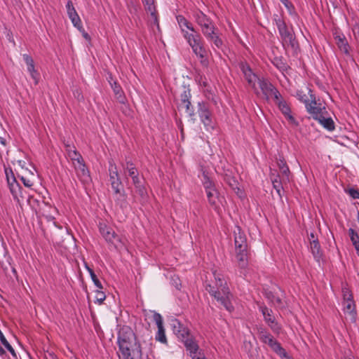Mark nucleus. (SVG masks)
<instances>
[{
  "label": "nucleus",
  "mask_w": 359,
  "mask_h": 359,
  "mask_svg": "<svg viewBox=\"0 0 359 359\" xmlns=\"http://www.w3.org/2000/svg\"><path fill=\"white\" fill-rule=\"evenodd\" d=\"M270 348L280 357L286 358L287 356L285 350L277 340L273 342V344Z\"/></svg>",
  "instance_id": "obj_39"
},
{
  "label": "nucleus",
  "mask_w": 359,
  "mask_h": 359,
  "mask_svg": "<svg viewBox=\"0 0 359 359\" xmlns=\"http://www.w3.org/2000/svg\"><path fill=\"white\" fill-rule=\"evenodd\" d=\"M239 67L249 86L256 91V85L259 79L257 76L255 74L252 72L251 68L247 63L241 62L239 64Z\"/></svg>",
  "instance_id": "obj_16"
},
{
  "label": "nucleus",
  "mask_w": 359,
  "mask_h": 359,
  "mask_svg": "<svg viewBox=\"0 0 359 359\" xmlns=\"http://www.w3.org/2000/svg\"><path fill=\"white\" fill-rule=\"evenodd\" d=\"M281 3L285 6L287 9V11L290 15H297L295 12V9L292 3H290L288 0H280Z\"/></svg>",
  "instance_id": "obj_46"
},
{
  "label": "nucleus",
  "mask_w": 359,
  "mask_h": 359,
  "mask_svg": "<svg viewBox=\"0 0 359 359\" xmlns=\"http://www.w3.org/2000/svg\"><path fill=\"white\" fill-rule=\"evenodd\" d=\"M215 283L214 285L207 284L205 285L206 291L210 296L213 297L218 302H219L228 311L231 312L234 310V307L231 303L233 294L230 292L226 281L223 278V276L213 272Z\"/></svg>",
  "instance_id": "obj_2"
},
{
  "label": "nucleus",
  "mask_w": 359,
  "mask_h": 359,
  "mask_svg": "<svg viewBox=\"0 0 359 359\" xmlns=\"http://www.w3.org/2000/svg\"><path fill=\"white\" fill-rule=\"evenodd\" d=\"M90 278L93 282V283L95 284V285L96 286V287L97 289H102V283L99 280V279L97 278V276L95 275V273L94 272H91L90 271Z\"/></svg>",
  "instance_id": "obj_47"
},
{
  "label": "nucleus",
  "mask_w": 359,
  "mask_h": 359,
  "mask_svg": "<svg viewBox=\"0 0 359 359\" xmlns=\"http://www.w3.org/2000/svg\"><path fill=\"white\" fill-rule=\"evenodd\" d=\"M119 351L124 359H138L142 357V347L133 330L128 326L122 327L117 337Z\"/></svg>",
  "instance_id": "obj_1"
},
{
  "label": "nucleus",
  "mask_w": 359,
  "mask_h": 359,
  "mask_svg": "<svg viewBox=\"0 0 359 359\" xmlns=\"http://www.w3.org/2000/svg\"><path fill=\"white\" fill-rule=\"evenodd\" d=\"M51 359H58L56 356L51 355Z\"/></svg>",
  "instance_id": "obj_62"
},
{
  "label": "nucleus",
  "mask_w": 359,
  "mask_h": 359,
  "mask_svg": "<svg viewBox=\"0 0 359 359\" xmlns=\"http://www.w3.org/2000/svg\"><path fill=\"white\" fill-rule=\"evenodd\" d=\"M273 20L278 28L283 48L285 49L289 48L296 49L298 47V43L294 32L288 29L285 22L280 16L276 15Z\"/></svg>",
  "instance_id": "obj_3"
},
{
  "label": "nucleus",
  "mask_w": 359,
  "mask_h": 359,
  "mask_svg": "<svg viewBox=\"0 0 359 359\" xmlns=\"http://www.w3.org/2000/svg\"><path fill=\"white\" fill-rule=\"evenodd\" d=\"M236 259L238 266L241 269H245L248 264L247 249L236 250Z\"/></svg>",
  "instance_id": "obj_25"
},
{
  "label": "nucleus",
  "mask_w": 359,
  "mask_h": 359,
  "mask_svg": "<svg viewBox=\"0 0 359 359\" xmlns=\"http://www.w3.org/2000/svg\"><path fill=\"white\" fill-rule=\"evenodd\" d=\"M142 4L147 11L149 12L154 19V23L158 24V19L154 6V0H142Z\"/></svg>",
  "instance_id": "obj_30"
},
{
  "label": "nucleus",
  "mask_w": 359,
  "mask_h": 359,
  "mask_svg": "<svg viewBox=\"0 0 359 359\" xmlns=\"http://www.w3.org/2000/svg\"><path fill=\"white\" fill-rule=\"evenodd\" d=\"M259 87L266 97H273V99H278L280 96L279 91L268 81L262 79L257 82Z\"/></svg>",
  "instance_id": "obj_19"
},
{
  "label": "nucleus",
  "mask_w": 359,
  "mask_h": 359,
  "mask_svg": "<svg viewBox=\"0 0 359 359\" xmlns=\"http://www.w3.org/2000/svg\"><path fill=\"white\" fill-rule=\"evenodd\" d=\"M349 194L354 199L359 198V191L354 189L349 190Z\"/></svg>",
  "instance_id": "obj_53"
},
{
  "label": "nucleus",
  "mask_w": 359,
  "mask_h": 359,
  "mask_svg": "<svg viewBox=\"0 0 359 359\" xmlns=\"http://www.w3.org/2000/svg\"><path fill=\"white\" fill-rule=\"evenodd\" d=\"M191 94L190 89H184L180 95V107L185 108V111L190 117L195 116L194 109L191 103Z\"/></svg>",
  "instance_id": "obj_20"
},
{
  "label": "nucleus",
  "mask_w": 359,
  "mask_h": 359,
  "mask_svg": "<svg viewBox=\"0 0 359 359\" xmlns=\"http://www.w3.org/2000/svg\"><path fill=\"white\" fill-rule=\"evenodd\" d=\"M81 32H83V36L86 38V39H88V34L87 33L85 32V30L83 29V31H81Z\"/></svg>",
  "instance_id": "obj_59"
},
{
  "label": "nucleus",
  "mask_w": 359,
  "mask_h": 359,
  "mask_svg": "<svg viewBox=\"0 0 359 359\" xmlns=\"http://www.w3.org/2000/svg\"><path fill=\"white\" fill-rule=\"evenodd\" d=\"M67 13L73 25L79 31H83V27L72 1H68L66 4Z\"/></svg>",
  "instance_id": "obj_18"
},
{
  "label": "nucleus",
  "mask_w": 359,
  "mask_h": 359,
  "mask_svg": "<svg viewBox=\"0 0 359 359\" xmlns=\"http://www.w3.org/2000/svg\"><path fill=\"white\" fill-rule=\"evenodd\" d=\"M271 180L273 188L276 189L278 196L281 197V191L283 189V184H287L288 181L285 180V177H283V180H281L278 175H276V177L273 178Z\"/></svg>",
  "instance_id": "obj_31"
},
{
  "label": "nucleus",
  "mask_w": 359,
  "mask_h": 359,
  "mask_svg": "<svg viewBox=\"0 0 359 359\" xmlns=\"http://www.w3.org/2000/svg\"><path fill=\"white\" fill-rule=\"evenodd\" d=\"M274 101L288 123L293 126H297L299 123L292 114L290 104L282 97L280 94L278 99H274Z\"/></svg>",
  "instance_id": "obj_14"
},
{
  "label": "nucleus",
  "mask_w": 359,
  "mask_h": 359,
  "mask_svg": "<svg viewBox=\"0 0 359 359\" xmlns=\"http://www.w3.org/2000/svg\"><path fill=\"white\" fill-rule=\"evenodd\" d=\"M311 101L310 103L306 104V109L311 117L317 120L323 115H327L326 107L320 102H317L316 97L313 94H310Z\"/></svg>",
  "instance_id": "obj_13"
},
{
  "label": "nucleus",
  "mask_w": 359,
  "mask_h": 359,
  "mask_svg": "<svg viewBox=\"0 0 359 359\" xmlns=\"http://www.w3.org/2000/svg\"><path fill=\"white\" fill-rule=\"evenodd\" d=\"M6 354L4 349L0 346V356H4Z\"/></svg>",
  "instance_id": "obj_57"
},
{
  "label": "nucleus",
  "mask_w": 359,
  "mask_h": 359,
  "mask_svg": "<svg viewBox=\"0 0 359 359\" xmlns=\"http://www.w3.org/2000/svg\"><path fill=\"white\" fill-rule=\"evenodd\" d=\"M108 81L112 88L114 95L120 103H125L126 98L121 86L116 81H114L111 75L108 77Z\"/></svg>",
  "instance_id": "obj_23"
},
{
  "label": "nucleus",
  "mask_w": 359,
  "mask_h": 359,
  "mask_svg": "<svg viewBox=\"0 0 359 359\" xmlns=\"http://www.w3.org/2000/svg\"><path fill=\"white\" fill-rule=\"evenodd\" d=\"M259 311L262 312L265 322L269 325L273 332H278L280 327L276 322L274 317L272 315V311L268 309L266 306H260Z\"/></svg>",
  "instance_id": "obj_21"
},
{
  "label": "nucleus",
  "mask_w": 359,
  "mask_h": 359,
  "mask_svg": "<svg viewBox=\"0 0 359 359\" xmlns=\"http://www.w3.org/2000/svg\"><path fill=\"white\" fill-rule=\"evenodd\" d=\"M73 165L79 180L83 184H88L91 181V177L90 175V172L86 166L84 161L82 160L81 161L74 162V164Z\"/></svg>",
  "instance_id": "obj_15"
},
{
  "label": "nucleus",
  "mask_w": 359,
  "mask_h": 359,
  "mask_svg": "<svg viewBox=\"0 0 359 359\" xmlns=\"http://www.w3.org/2000/svg\"><path fill=\"white\" fill-rule=\"evenodd\" d=\"M109 175L111 186L114 194L119 195V197L123 198L122 201H125L126 196L123 189L122 182L119 177L117 167L113 161L109 162Z\"/></svg>",
  "instance_id": "obj_7"
},
{
  "label": "nucleus",
  "mask_w": 359,
  "mask_h": 359,
  "mask_svg": "<svg viewBox=\"0 0 359 359\" xmlns=\"http://www.w3.org/2000/svg\"><path fill=\"white\" fill-rule=\"evenodd\" d=\"M343 292V311L345 314L350 316L351 320L355 322L356 320V309L355 304L353 300V294L349 289L344 287L342 289Z\"/></svg>",
  "instance_id": "obj_10"
},
{
  "label": "nucleus",
  "mask_w": 359,
  "mask_h": 359,
  "mask_svg": "<svg viewBox=\"0 0 359 359\" xmlns=\"http://www.w3.org/2000/svg\"><path fill=\"white\" fill-rule=\"evenodd\" d=\"M0 341L1 343L4 346V347L11 353L13 356H16L15 350L12 347V346L9 344V342L6 339L5 336L0 330Z\"/></svg>",
  "instance_id": "obj_40"
},
{
  "label": "nucleus",
  "mask_w": 359,
  "mask_h": 359,
  "mask_svg": "<svg viewBox=\"0 0 359 359\" xmlns=\"http://www.w3.org/2000/svg\"><path fill=\"white\" fill-rule=\"evenodd\" d=\"M177 22L180 27L183 37L188 43L191 41L195 39L196 36L201 34L195 29L193 25L188 21L183 15H177L176 17Z\"/></svg>",
  "instance_id": "obj_9"
},
{
  "label": "nucleus",
  "mask_w": 359,
  "mask_h": 359,
  "mask_svg": "<svg viewBox=\"0 0 359 359\" xmlns=\"http://www.w3.org/2000/svg\"><path fill=\"white\" fill-rule=\"evenodd\" d=\"M5 174L8 186L13 198L19 205H20L22 201L21 198H23L22 187L16 181L11 168H5Z\"/></svg>",
  "instance_id": "obj_8"
},
{
  "label": "nucleus",
  "mask_w": 359,
  "mask_h": 359,
  "mask_svg": "<svg viewBox=\"0 0 359 359\" xmlns=\"http://www.w3.org/2000/svg\"><path fill=\"white\" fill-rule=\"evenodd\" d=\"M67 151V155L72 160L73 164H74V162L83 160L82 156L74 149V147L72 148L71 147L68 146Z\"/></svg>",
  "instance_id": "obj_34"
},
{
  "label": "nucleus",
  "mask_w": 359,
  "mask_h": 359,
  "mask_svg": "<svg viewBox=\"0 0 359 359\" xmlns=\"http://www.w3.org/2000/svg\"><path fill=\"white\" fill-rule=\"evenodd\" d=\"M273 65L277 67L280 72H286L289 67L286 62H285L282 57H276L272 61Z\"/></svg>",
  "instance_id": "obj_37"
},
{
  "label": "nucleus",
  "mask_w": 359,
  "mask_h": 359,
  "mask_svg": "<svg viewBox=\"0 0 359 359\" xmlns=\"http://www.w3.org/2000/svg\"><path fill=\"white\" fill-rule=\"evenodd\" d=\"M277 165L280 172L284 175L283 177H285V180L289 181V175L290 172L288 166L287 165L285 158L282 156H280V158L277 161Z\"/></svg>",
  "instance_id": "obj_32"
},
{
  "label": "nucleus",
  "mask_w": 359,
  "mask_h": 359,
  "mask_svg": "<svg viewBox=\"0 0 359 359\" xmlns=\"http://www.w3.org/2000/svg\"><path fill=\"white\" fill-rule=\"evenodd\" d=\"M186 349L189 351V355L192 359H206L203 352L200 350L196 341L187 343Z\"/></svg>",
  "instance_id": "obj_24"
},
{
  "label": "nucleus",
  "mask_w": 359,
  "mask_h": 359,
  "mask_svg": "<svg viewBox=\"0 0 359 359\" xmlns=\"http://www.w3.org/2000/svg\"><path fill=\"white\" fill-rule=\"evenodd\" d=\"M274 304H281V299L279 297H276L273 302Z\"/></svg>",
  "instance_id": "obj_55"
},
{
  "label": "nucleus",
  "mask_w": 359,
  "mask_h": 359,
  "mask_svg": "<svg viewBox=\"0 0 359 359\" xmlns=\"http://www.w3.org/2000/svg\"><path fill=\"white\" fill-rule=\"evenodd\" d=\"M197 112L200 121L203 124L205 130L212 133L216 129L217 123L208 102L204 101L198 102L197 104Z\"/></svg>",
  "instance_id": "obj_5"
},
{
  "label": "nucleus",
  "mask_w": 359,
  "mask_h": 359,
  "mask_svg": "<svg viewBox=\"0 0 359 359\" xmlns=\"http://www.w3.org/2000/svg\"><path fill=\"white\" fill-rule=\"evenodd\" d=\"M219 32L218 28H215V29L211 30V32H208L205 35H203L205 39L209 41L212 39L215 35H217Z\"/></svg>",
  "instance_id": "obj_48"
},
{
  "label": "nucleus",
  "mask_w": 359,
  "mask_h": 359,
  "mask_svg": "<svg viewBox=\"0 0 359 359\" xmlns=\"http://www.w3.org/2000/svg\"><path fill=\"white\" fill-rule=\"evenodd\" d=\"M202 85H203V86H207V82H206V81H202Z\"/></svg>",
  "instance_id": "obj_61"
},
{
  "label": "nucleus",
  "mask_w": 359,
  "mask_h": 359,
  "mask_svg": "<svg viewBox=\"0 0 359 359\" xmlns=\"http://www.w3.org/2000/svg\"><path fill=\"white\" fill-rule=\"evenodd\" d=\"M308 93L309 95L312 93L311 90L309 88H308ZM297 98L305 104V107L308 103H310L311 101V97L309 96H309L303 90H298L297 92Z\"/></svg>",
  "instance_id": "obj_38"
},
{
  "label": "nucleus",
  "mask_w": 359,
  "mask_h": 359,
  "mask_svg": "<svg viewBox=\"0 0 359 359\" xmlns=\"http://www.w3.org/2000/svg\"><path fill=\"white\" fill-rule=\"evenodd\" d=\"M353 246L356 250L357 255L359 256V243H358L357 245H353Z\"/></svg>",
  "instance_id": "obj_58"
},
{
  "label": "nucleus",
  "mask_w": 359,
  "mask_h": 359,
  "mask_svg": "<svg viewBox=\"0 0 359 359\" xmlns=\"http://www.w3.org/2000/svg\"><path fill=\"white\" fill-rule=\"evenodd\" d=\"M336 43L340 50L346 55H349V45L344 34L337 35L334 37Z\"/></svg>",
  "instance_id": "obj_28"
},
{
  "label": "nucleus",
  "mask_w": 359,
  "mask_h": 359,
  "mask_svg": "<svg viewBox=\"0 0 359 359\" xmlns=\"http://www.w3.org/2000/svg\"><path fill=\"white\" fill-rule=\"evenodd\" d=\"M206 194L210 205L215 210L217 209L219 207V203L220 202V197L219 196L218 191L217 189H211V191L206 192Z\"/></svg>",
  "instance_id": "obj_27"
},
{
  "label": "nucleus",
  "mask_w": 359,
  "mask_h": 359,
  "mask_svg": "<svg viewBox=\"0 0 359 359\" xmlns=\"http://www.w3.org/2000/svg\"><path fill=\"white\" fill-rule=\"evenodd\" d=\"M27 203L30 205V207L36 212H38L40 211V202L34 198L32 196H30L27 198Z\"/></svg>",
  "instance_id": "obj_42"
},
{
  "label": "nucleus",
  "mask_w": 359,
  "mask_h": 359,
  "mask_svg": "<svg viewBox=\"0 0 359 359\" xmlns=\"http://www.w3.org/2000/svg\"><path fill=\"white\" fill-rule=\"evenodd\" d=\"M327 115H323L320 118L316 121L326 130L328 131H333L335 129V124L331 117H327Z\"/></svg>",
  "instance_id": "obj_29"
},
{
  "label": "nucleus",
  "mask_w": 359,
  "mask_h": 359,
  "mask_svg": "<svg viewBox=\"0 0 359 359\" xmlns=\"http://www.w3.org/2000/svg\"><path fill=\"white\" fill-rule=\"evenodd\" d=\"M101 290L102 289H97L95 291V303H98L99 304H102L103 302L106 299L105 294L102 291H101Z\"/></svg>",
  "instance_id": "obj_45"
},
{
  "label": "nucleus",
  "mask_w": 359,
  "mask_h": 359,
  "mask_svg": "<svg viewBox=\"0 0 359 359\" xmlns=\"http://www.w3.org/2000/svg\"><path fill=\"white\" fill-rule=\"evenodd\" d=\"M20 180H22V183L24 184V185L27 187H31L33 186L34 184V182L32 180H29V179H27V177H24V176H22L20 177Z\"/></svg>",
  "instance_id": "obj_50"
},
{
  "label": "nucleus",
  "mask_w": 359,
  "mask_h": 359,
  "mask_svg": "<svg viewBox=\"0 0 359 359\" xmlns=\"http://www.w3.org/2000/svg\"><path fill=\"white\" fill-rule=\"evenodd\" d=\"M220 32H219L217 35H215L212 39L209 41V42L212 43V44L217 48H221L223 46V41L220 37Z\"/></svg>",
  "instance_id": "obj_44"
},
{
  "label": "nucleus",
  "mask_w": 359,
  "mask_h": 359,
  "mask_svg": "<svg viewBox=\"0 0 359 359\" xmlns=\"http://www.w3.org/2000/svg\"><path fill=\"white\" fill-rule=\"evenodd\" d=\"M153 320L156 323L158 327V331L155 336L156 340L163 344H167L168 340L165 336V329L163 327V320L161 315L158 313L154 312L153 315Z\"/></svg>",
  "instance_id": "obj_17"
},
{
  "label": "nucleus",
  "mask_w": 359,
  "mask_h": 359,
  "mask_svg": "<svg viewBox=\"0 0 359 359\" xmlns=\"http://www.w3.org/2000/svg\"><path fill=\"white\" fill-rule=\"evenodd\" d=\"M346 359H354V358H353V357H352V356H348V357H347Z\"/></svg>",
  "instance_id": "obj_63"
},
{
  "label": "nucleus",
  "mask_w": 359,
  "mask_h": 359,
  "mask_svg": "<svg viewBox=\"0 0 359 359\" xmlns=\"http://www.w3.org/2000/svg\"><path fill=\"white\" fill-rule=\"evenodd\" d=\"M193 16L203 35L217 28L214 22L202 11L199 10L194 11Z\"/></svg>",
  "instance_id": "obj_11"
},
{
  "label": "nucleus",
  "mask_w": 359,
  "mask_h": 359,
  "mask_svg": "<svg viewBox=\"0 0 359 359\" xmlns=\"http://www.w3.org/2000/svg\"><path fill=\"white\" fill-rule=\"evenodd\" d=\"M203 179L202 182L205 189V192L211 191V189H216L214 182L210 179V177L208 176V174L205 171H203Z\"/></svg>",
  "instance_id": "obj_36"
},
{
  "label": "nucleus",
  "mask_w": 359,
  "mask_h": 359,
  "mask_svg": "<svg viewBox=\"0 0 359 359\" xmlns=\"http://www.w3.org/2000/svg\"><path fill=\"white\" fill-rule=\"evenodd\" d=\"M348 236L350 237V240L352 242L353 245H355L359 243V235L358 233L352 228H350L348 231Z\"/></svg>",
  "instance_id": "obj_43"
},
{
  "label": "nucleus",
  "mask_w": 359,
  "mask_h": 359,
  "mask_svg": "<svg viewBox=\"0 0 359 359\" xmlns=\"http://www.w3.org/2000/svg\"><path fill=\"white\" fill-rule=\"evenodd\" d=\"M264 341L262 342L268 344L270 347H271L272 344H273V342L276 341L272 335H269L268 337H264Z\"/></svg>",
  "instance_id": "obj_52"
},
{
  "label": "nucleus",
  "mask_w": 359,
  "mask_h": 359,
  "mask_svg": "<svg viewBox=\"0 0 359 359\" xmlns=\"http://www.w3.org/2000/svg\"><path fill=\"white\" fill-rule=\"evenodd\" d=\"M171 326L173 333L186 347L187 343L194 342L195 340L190 337V332L187 327H184L178 320L173 319L171 321Z\"/></svg>",
  "instance_id": "obj_12"
},
{
  "label": "nucleus",
  "mask_w": 359,
  "mask_h": 359,
  "mask_svg": "<svg viewBox=\"0 0 359 359\" xmlns=\"http://www.w3.org/2000/svg\"><path fill=\"white\" fill-rule=\"evenodd\" d=\"M0 142H1L2 144H5V140H4V138L0 137Z\"/></svg>",
  "instance_id": "obj_60"
},
{
  "label": "nucleus",
  "mask_w": 359,
  "mask_h": 359,
  "mask_svg": "<svg viewBox=\"0 0 359 359\" xmlns=\"http://www.w3.org/2000/svg\"><path fill=\"white\" fill-rule=\"evenodd\" d=\"M310 250L317 262H320L323 256V251L318 239H313L311 241Z\"/></svg>",
  "instance_id": "obj_26"
},
{
  "label": "nucleus",
  "mask_w": 359,
  "mask_h": 359,
  "mask_svg": "<svg viewBox=\"0 0 359 359\" xmlns=\"http://www.w3.org/2000/svg\"><path fill=\"white\" fill-rule=\"evenodd\" d=\"M84 266L86 270L88 271L89 274H90V271L94 272L93 270L88 265L87 263L85 262Z\"/></svg>",
  "instance_id": "obj_54"
},
{
  "label": "nucleus",
  "mask_w": 359,
  "mask_h": 359,
  "mask_svg": "<svg viewBox=\"0 0 359 359\" xmlns=\"http://www.w3.org/2000/svg\"><path fill=\"white\" fill-rule=\"evenodd\" d=\"M199 59L201 64L202 66L207 67L209 65V61L206 57L207 51L204 48L200 49V50H197L194 53Z\"/></svg>",
  "instance_id": "obj_35"
},
{
  "label": "nucleus",
  "mask_w": 359,
  "mask_h": 359,
  "mask_svg": "<svg viewBox=\"0 0 359 359\" xmlns=\"http://www.w3.org/2000/svg\"><path fill=\"white\" fill-rule=\"evenodd\" d=\"M99 231L106 242L116 250H121L126 248V239L116 234L112 228L105 223H100Z\"/></svg>",
  "instance_id": "obj_4"
},
{
  "label": "nucleus",
  "mask_w": 359,
  "mask_h": 359,
  "mask_svg": "<svg viewBox=\"0 0 359 359\" xmlns=\"http://www.w3.org/2000/svg\"><path fill=\"white\" fill-rule=\"evenodd\" d=\"M234 243L236 250L247 249V239L245 233L239 226H236L233 230Z\"/></svg>",
  "instance_id": "obj_22"
},
{
  "label": "nucleus",
  "mask_w": 359,
  "mask_h": 359,
  "mask_svg": "<svg viewBox=\"0 0 359 359\" xmlns=\"http://www.w3.org/2000/svg\"><path fill=\"white\" fill-rule=\"evenodd\" d=\"M122 168L125 172H128V175L132 178L133 183L136 189L138 194L144 198L147 195V190L139 176V172L130 161H127L125 163H122Z\"/></svg>",
  "instance_id": "obj_6"
},
{
  "label": "nucleus",
  "mask_w": 359,
  "mask_h": 359,
  "mask_svg": "<svg viewBox=\"0 0 359 359\" xmlns=\"http://www.w3.org/2000/svg\"><path fill=\"white\" fill-rule=\"evenodd\" d=\"M27 71L29 73L31 77L34 81V83L36 85L38 84L39 80V73L35 69L34 65L28 66V67H27Z\"/></svg>",
  "instance_id": "obj_41"
},
{
  "label": "nucleus",
  "mask_w": 359,
  "mask_h": 359,
  "mask_svg": "<svg viewBox=\"0 0 359 359\" xmlns=\"http://www.w3.org/2000/svg\"><path fill=\"white\" fill-rule=\"evenodd\" d=\"M313 239H318L317 238H316L315 235L313 233H311L310 235H309V240H310V242L311 241H313Z\"/></svg>",
  "instance_id": "obj_56"
},
{
  "label": "nucleus",
  "mask_w": 359,
  "mask_h": 359,
  "mask_svg": "<svg viewBox=\"0 0 359 359\" xmlns=\"http://www.w3.org/2000/svg\"><path fill=\"white\" fill-rule=\"evenodd\" d=\"M23 60L27 65V67L34 65L33 58L28 54L22 55Z\"/></svg>",
  "instance_id": "obj_49"
},
{
  "label": "nucleus",
  "mask_w": 359,
  "mask_h": 359,
  "mask_svg": "<svg viewBox=\"0 0 359 359\" xmlns=\"http://www.w3.org/2000/svg\"><path fill=\"white\" fill-rule=\"evenodd\" d=\"M259 335L260 340L262 341H264V337H268L269 335H271V334L269 332H268L266 330H265L264 329H260L259 330Z\"/></svg>",
  "instance_id": "obj_51"
},
{
  "label": "nucleus",
  "mask_w": 359,
  "mask_h": 359,
  "mask_svg": "<svg viewBox=\"0 0 359 359\" xmlns=\"http://www.w3.org/2000/svg\"><path fill=\"white\" fill-rule=\"evenodd\" d=\"M188 44L191 48L193 53L200 50V49L205 47L204 41L201 36H196V38L189 42Z\"/></svg>",
  "instance_id": "obj_33"
},
{
  "label": "nucleus",
  "mask_w": 359,
  "mask_h": 359,
  "mask_svg": "<svg viewBox=\"0 0 359 359\" xmlns=\"http://www.w3.org/2000/svg\"><path fill=\"white\" fill-rule=\"evenodd\" d=\"M358 222H359V211L358 212Z\"/></svg>",
  "instance_id": "obj_64"
}]
</instances>
